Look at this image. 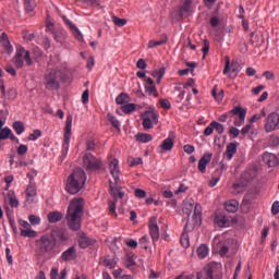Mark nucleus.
<instances>
[{"mask_svg": "<svg viewBox=\"0 0 279 279\" xmlns=\"http://www.w3.org/2000/svg\"><path fill=\"white\" fill-rule=\"evenodd\" d=\"M82 215H84V198L72 199L65 219L68 228L73 232H77L82 228Z\"/></svg>", "mask_w": 279, "mask_h": 279, "instance_id": "obj_1", "label": "nucleus"}, {"mask_svg": "<svg viewBox=\"0 0 279 279\" xmlns=\"http://www.w3.org/2000/svg\"><path fill=\"white\" fill-rule=\"evenodd\" d=\"M86 184V172L82 168H75L66 181V191L70 195H77Z\"/></svg>", "mask_w": 279, "mask_h": 279, "instance_id": "obj_2", "label": "nucleus"}, {"mask_svg": "<svg viewBox=\"0 0 279 279\" xmlns=\"http://www.w3.org/2000/svg\"><path fill=\"white\" fill-rule=\"evenodd\" d=\"M58 241L53 235L46 233L35 241L36 252L39 256L51 255L56 252Z\"/></svg>", "mask_w": 279, "mask_h": 279, "instance_id": "obj_3", "label": "nucleus"}, {"mask_svg": "<svg viewBox=\"0 0 279 279\" xmlns=\"http://www.w3.org/2000/svg\"><path fill=\"white\" fill-rule=\"evenodd\" d=\"M64 72L62 68L57 66L46 72L44 76V86L47 90H58L60 88V81L62 80Z\"/></svg>", "mask_w": 279, "mask_h": 279, "instance_id": "obj_4", "label": "nucleus"}, {"mask_svg": "<svg viewBox=\"0 0 279 279\" xmlns=\"http://www.w3.org/2000/svg\"><path fill=\"white\" fill-rule=\"evenodd\" d=\"M232 117H238L233 121V124L235 125V128H241L245 124V117H247V110L243 109L242 107H235L232 110L221 114L218 118V121H220V123H226V121H228L229 119L232 120Z\"/></svg>", "mask_w": 279, "mask_h": 279, "instance_id": "obj_5", "label": "nucleus"}, {"mask_svg": "<svg viewBox=\"0 0 279 279\" xmlns=\"http://www.w3.org/2000/svg\"><path fill=\"white\" fill-rule=\"evenodd\" d=\"M72 128H73V116H68L65 121V126H64V140H63L62 150H61L63 158H66V156L69 155Z\"/></svg>", "mask_w": 279, "mask_h": 279, "instance_id": "obj_6", "label": "nucleus"}, {"mask_svg": "<svg viewBox=\"0 0 279 279\" xmlns=\"http://www.w3.org/2000/svg\"><path fill=\"white\" fill-rule=\"evenodd\" d=\"M141 118L144 130H151L154 125H158V111H156L154 108L146 110L141 114Z\"/></svg>", "mask_w": 279, "mask_h": 279, "instance_id": "obj_7", "label": "nucleus"}, {"mask_svg": "<svg viewBox=\"0 0 279 279\" xmlns=\"http://www.w3.org/2000/svg\"><path fill=\"white\" fill-rule=\"evenodd\" d=\"M104 162L101 159L95 157V155L90 153H86L83 156V167L86 171L93 172V171H99L101 169Z\"/></svg>", "mask_w": 279, "mask_h": 279, "instance_id": "obj_8", "label": "nucleus"}, {"mask_svg": "<svg viewBox=\"0 0 279 279\" xmlns=\"http://www.w3.org/2000/svg\"><path fill=\"white\" fill-rule=\"evenodd\" d=\"M110 175H112L114 184H119L121 175V167L119 166V159L110 155L108 158Z\"/></svg>", "mask_w": 279, "mask_h": 279, "instance_id": "obj_9", "label": "nucleus"}, {"mask_svg": "<svg viewBox=\"0 0 279 279\" xmlns=\"http://www.w3.org/2000/svg\"><path fill=\"white\" fill-rule=\"evenodd\" d=\"M19 223L21 226L20 228V234L21 236H24L25 239H36L38 236V232L32 229V225L27 222L26 220L20 219Z\"/></svg>", "mask_w": 279, "mask_h": 279, "instance_id": "obj_10", "label": "nucleus"}, {"mask_svg": "<svg viewBox=\"0 0 279 279\" xmlns=\"http://www.w3.org/2000/svg\"><path fill=\"white\" fill-rule=\"evenodd\" d=\"M193 220H189L185 228H198L202 226V205L199 203H196L194 205V214L192 216Z\"/></svg>", "mask_w": 279, "mask_h": 279, "instance_id": "obj_11", "label": "nucleus"}, {"mask_svg": "<svg viewBox=\"0 0 279 279\" xmlns=\"http://www.w3.org/2000/svg\"><path fill=\"white\" fill-rule=\"evenodd\" d=\"M148 228L150 238L153 239V243L154 245H156V243H158V240L160 239V227H158V220L156 216L149 218Z\"/></svg>", "mask_w": 279, "mask_h": 279, "instance_id": "obj_12", "label": "nucleus"}, {"mask_svg": "<svg viewBox=\"0 0 279 279\" xmlns=\"http://www.w3.org/2000/svg\"><path fill=\"white\" fill-rule=\"evenodd\" d=\"M63 23H65L66 27L72 32L74 38L76 40H84V35L82 34V31L69 19L66 15L61 16Z\"/></svg>", "mask_w": 279, "mask_h": 279, "instance_id": "obj_13", "label": "nucleus"}, {"mask_svg": "<svg viewBox=\"0 0 279 279\" xmlns=\"http://www.w3.org/2000/svg\"><path fill=\"white\" fill-rule=\"evenodd\" d=\"M279 124V113L271 112L266 120L265 130L266 132H274L278 128Z\"/></svg>", "mask_w": 279, "mask_h": 279, "instance_id": "obj_14", "label": "nucleus"}, {"mask_svg": "<svg viewBox=\"0 0 279 279\" xmlns=\"http://www.w3.org/2000/svg\"><path fill=\"white\" fill-rule=\"evenodd\" d=\"M214 223L215 226H218V228H230L232 225L230 217L226 216L223 213L215 214Z\"/></svg>", "mask_w": 279, "mask_h": 279, "instance_id": "obj_15", "label": "nucleus"}, {"mask_svg": "<svg viewBox=\"0 0 279 279\" xmlns=\"http://www.w3.org/2000/svg\"><path fill=\"white\" fill-rule=\"evenodd\" d=\"M8 138H10V141H13V143H16V145H19V143H21L19 137H16V135H14V133H12V129L5 126L0 130V141H8Z\"/></svg>", "mask_w": 279, "mask_h": 279, "instance_id": "obj_16", "label": "nucleus"}, {"mask_svg": "<svg viewBox=\"0 0 279 279\" xmlns=\"http://www.w3.org/2000/svg\"><path fill=\"white\" fill-rule=\"evenodd\" d=\"M193 13V0H184L182 5L179 8V16H190Z\"/></svg>", "mask_w": 279, "mask_h": 279, "instance_id": "obj_17", "label": "nucleus"}, {"mask_svg": "<svg viewBox=\"0 0 279 279\" xmlns=\"http://www.w3.org/2000/svg\"><path fill=\"white\" fill-rule=\"evenodd\" d=\"M238 149H239L238 142L229 143L223 154V158H227V160H232V158H234V156L236 155Z\"/></svg>", "mask_w": 279, "mask_h": 279, "instance_id": "obj_18", "label": "nucleus"}, {"mask_svg": "<svg viewBox=\"0 0 279 279\" xmlns=\"http://www.w3.org/2000/svg\"><path fill=\"white\" fill-rule=\"evenodd\" d=\"M210 160H213V153H205L198 160V171L206 173V167H208Z\"/></svg>", "mask_w": 279, "mask_h": 279, "instance_id": "obj_19", "label": "nucleus"}, {"mask_svg": "<svg viewBox=\"0 0 279 279\" xmlns=\"http://www.w3.org/2000/svg\"><path fill=\"white\" fill-rule=\"evenodd\" d=\"M25 54V48L23 46H19L16 48L15 57H14V64L16 69H23V56Z\"/></svg>", "mask_w": 279, "mask_h": 279, "instance_id": "obj_20", "label": "nucleus"}, {"mask_svg": "<svg viewBox=\"0 0 279 279\" xmlns=\"http://www.w3.org/2000/svg\"><path fill=\"white\" fill-rule=\"evenodd\" d=\"M214 250L219 252L221 257L228 256V252H230V248L226 244L221 243L218 238L214 239Z\"/></svg>", "mask_w": 279, "mask_h": 279, "instance_id": "obj_21", "label": "nucleus"}, {"mask_svg": "<svg viewBox=\"0 0 279 279\" xmlns=\"http://www.w3.org/2000/svg\"><path fill=\"white\" fill-rule=\"evenodd\" d=\"M263 160L266 165H268V167H278L279 165L278 157L271 153H265L263 155Z\"/></svg>", "mask_w": 279, "mask_h": 279, "instance_id": "obj_22", "label": "nucleus"}, {"mask_svg": "<svg viewBox=\"0 0 279 279\" xmlns=\"http://www.w3.org/2000/svg\"><path fill=\"white\" fill-rule=\"evenodd\" d=\"M95 239L86 236V233H82L78 239V245L82 247V250H86V247H89V245H95Z\"/></svg>", "mask_w": 279, "mask_h": 279, "instance_id": "obj_23", "label": "nucleus"}, {"mask_svg": "<svg viewBox=\"0 0 279 279\" xmlns=\"http://www.w3.org/2000/svg\"><path fill=\"white\" fill-rule=\"evenodd\" d=\"M213 267L206 266L199 272L196 274V279H215L213 276Z\"/></svg>", "mask_w": 279, "mask_h": 279, "instance_id": "obj_24", "label": "nucleus"}, {"mask_svg": "<svg viewBox=\"0 0 279 279\" xmlns=\"http://www.w3.org/2000/svg\"><path fill=\"white\" fill-rule=\"evenodd\" d=\"M145 90L148 95H153L154 97H158V90L156 89V85L154 84V80L148 77L145 82Z\"/></svg>", "mask_w": 279, "mask_h": 279, "instance_id": "obj_25", "label": "nucleus"}, {"mask_svg": "<svg viewBox=\"0 0 279 279\" xmlns=\"http://www.w3.org/2000/svg\"><path fill=\"white\" fill-rule=\"evenodd\" d=\"M0 43L2 45V47L4 48V50L7 51V53H12L14 51V48H12V44H10V39L8 38V34L2 33L0 36Z\"/></svg>", "mask_w": 279, "mask_h": 279, "instance_id": "obj_26", "label": "nucleus"}, {"mask_svg": "<svg viewBox=\"0 0 279 279\" xmlns=\"http://www.w3.org/2000/svg\"><path fill=\"white\" fill-rule=\"evenodd\" d=\"M37 193H36V185L34 184H28L27 189H26V202H28V204H33L34 202V197H36Z\"/></svg>", "mask_w": 279, "mask_h": 279, "instance_id": "obj_27", "label": "nucleus"}, {"mask_svg": "<svg viewBox=\"0 0 279 279\" xmlns=\"http://www.w3.org/2000/svg\"><path fill=\"white\" fill-rule=\"evenodd\" d=\"M227 213H236L239 210V202L236 199H230L225 203Z\"/></svg>", "mask_w": 279, "mask_h": 279, "instance_id": "obj_28", "label": "nucleus"}, {"mask_svg": "<svg viewBox=\"0 0 279 279\" xmlns=\"http://www.w3.org/2000/svg\"><path fill=\"white\" fill-rule=\"evenodd\" d=\"M174 142L172 137H168L163 140L161 145L159 146L161 148V154H165V151H171L173 149Z\"/></svg>", "mask_w": 279, "mask_h": 279, "instance_id": "obj_29", "label": "nucleus"}, {"mask_svg": "<svg viewBox=\"0 0 279 279\" xmlns=\"http://www.w3.org/2000/svg\"><path fill=\"white\" fill-rule=\"evenodd\" d=\"M75 256H76L75 246L69 247L66 251H64L61 254L62 260H65V262L73 260V258H75Z\"/></svg>", "mask_w": 279, "mask_h": 279, "instance_id": "obj_30", "label": "nucleus"}, {"mask_svg": "<svg viewBox=\"0 0 279 279\" xmlns=\"http://www.w3.org/2000/svg\"><path fill=\"white\" fill-rule=\"evenodd\" d=\"M210 248H208V245L206 244H201L196 250L197 257L201 258V260H204V258L208 256Z\"/></svg>", "mask_w": 279, "mask_h": 279, "instance_id": "obj_31", "label": "nucleus"}, {"mask_svg": "<svg viewBox=\"0 0 279 279\" xmlns=\"http://www.w3.org/2000/svg\"><path fill=\"white\" fill-rule=\"evenodd\" d=\"M7 199L11 206V208H19V198H16V194L14 191H9L7 194Z\"/></svg>", "mask_w": 279, "mask_h": 279, "instance_id": "obj_32", "label": "nucleus"}, {"mask_svg": "<svg viewBox=\"0 0 279 279\" xmlns=\"http://www.w3.org/2000/svg\"><path fill=\"white\" fill-rule=\"evenodd\" d=\"M194 208H195V201H193L192 198L185 201L184 207H183L184 215H186L187 217H191V214L193 213Z\"/></svg>", "mask_w": 279, "mask_h": 279, "instance_id": "obj_33", "label": "nucleus"}, {"mask_svg": "<svg viewBox=\"0 0 279 279\" xmlns=\"http://www.w3.org/2000/svg\"><path fill=\"white\" fill-rule=\"evenodd\" d=\"M109 186H110L111 195L114 198V202H117L119 197V193H121V187H118L119 184H116L114 181L112 182V180H109Z\"/></svg>", "mask_w": 279, "mask_h": 279, "instance_id": "obj_34", "label": "nucleus"}, {"mask_svg": "<svg viewBox=\"0 0 279 279\" xmlns=\"http://www.w3.org/2000/svg\"><path fill=\"white\" fill-rule=\"evenodd\" d=\"M49 223H58V221H62V213L60 211H51L48 214Z\"/></svg>", "mask_w": 279, "mask_h": 279, "instance_id": "obj_35", "label": "nucleus"}, {"mask_svg": "<svg viewBox=\"0 0 279 279\" xmlns=\"http://www.w3.org/2000/svg\"><path fill=\"white\" fill-rule=\"evenodd\" d=\"M169 37L165 35L160 40L148 41V49H154L155 47H160V45H167Z\"/></svg>", "mask_w": 279, "mask_h": 279, "instance_id": "obj_36", "label": "nucleus"}, {"mask_svg": "<svg viewBox=\"0 0 279 279\" xmlns=\"http://www.w3.org/2000/svg\"><path fill=\"white\" fill-rule=\"evenodd\" d=\"M130 101V95L126 93H121L119 96L116 98V104L118 106H125Z\"/></svg>", "mask_w": 279, "mask_h": 279, "instance_id": "obj_37", "label": "nucleus"}, {"mask_svg": "<svg viewBox=\"0 0 279 279\" xmlns=\"http://www.w3.org/2000/svg\"><path fill=\"white\" fill-rule=\"evenodd\" d=\"M211 96L216 101H223V89H219L217 85L211 89Z\"/></svg>", "mask_w": 279, "mask_h": 279, "instance_id": "obj_38", "label": "nucleus"}, {"mask_svg": "<svg viewBox=\"0 0 279 279\" xmlns=\"http://www.w3.org/2000/svg\"><path fill=\"white\" fill-rule=\"evenodd\" d=\"M135 138L138 141V143H149L153 140L151 135L147 133H137Z\"/></svg>", "mask_w": 279, "mask_h": 279, "instance_id": "obj_39", "label": "nucleus"}, {"mask_svg": "<svg viewBox=\"0 0 279 279\" xmlns=\"http://www.w3.org/2000/svg\"><path fill=\"white\" fill-rule=\"evenodd\" d=\"M12 128L15 131V134H17L19 136H21V134L25 132V124H23V122L21 121H15Z\"/></svg>", "mask_w": 279, "mask_h": 279, "instance_id": "obj_40", "label": "nucleus"}, {"mask_svg": "<svg viewBox=\"0 0 279 279\" xmlns=\"http://www.w3.org/2000/svg\"><path fill=\"white\" fill-rule=\"evenodd\" d=\"M25 11L29 14V12H34L36 8V0H24Z\"/></svg>", "mask_w": 279, "mask_h": 279, "instance_id": "obj_41", "label": "nucleus"}, {"mask_svg": "<svg viewBox=\"0 0 279 279\" xmlns=\"http://www.w3.org/2000/svg\"><path fill=\"white\" fill-rule=\"evenodd\" d=\"M111 21L114 25H117V27H124V25H128V20L125 19H120L119 16L117 15H113L111 17Z\"/></svg>", "mask_w": 279, "mask_h": 279, "instance_id": "obj_42", "label": "nucleus"}, {"mask_svg": "<svg viewBox=\"0 0 279 279\" xmlns=\"http://www.w3.org/2000/svg\"><path fill=\"white\" fill-rule=\"evenodd\" d=\"M107 119L111 123V125L116 128V130H119L121 128V122L117 120V117H114V114L108 113Z\"/></svg>", "mask_w": 279, "mask_h": 279, "instance_id": "obj_43", "label": "nucleus"}, {"mask_svg": "<svg viewBox=\"0 0 279 279\" xmlns=\"http://www.w3.org/2000/svg\"><path fill=\"white\" fill-rule=\"evenodd\" d=\"M121 110L124 112V114H132V112L136 110V104H126L121 107Z\"/></svg>", "mask_w": 279, "mask_h": 279, "instance_id": "obj_44", "label": "nucleus"}, {"mask_svg": "<svg viewBox=\"0 0 279 279\" xmlns=\"http://www.w3.org/2000/svg\"><path fill=\"white\" fill-rule=\"evenodd\" d=\"M153 77L157 78V84H160V82H162V77H165V68L154 71Z\"/></svg>", "mask_w": 279, "mask_h": 279, "instance_id": "obj_45", "label": "nucleus"}, {"mask_svg": "<svg viewBox=\"0 0 279 279\" xmlns=\"http://www.w3.org/2000/svg\"><path fill=\"white\" fill-rule=\"evenodd\" d=\"M138 245L142 247V250H147V247H149V235H143L138 240Z\"/></svg>", "mask_w": 279, "mask_h": 279, "instance_id": "obj_46", "label": "nucleus"}, {"mask_svg": "<svg viewBox=\"0 0 279 279\" xmlns=\"http://www.w3.org/2000/svg\"><path fill=\"white\" fill-rule=\"evenodd\" d=\"M128 165L131 167H136L138 165H143V159L141 157H137V158L129 157Z\"/></svg>", "mask_w": 279, "mask_h": 279, "instance_id": "obj_47", "label": "nucleus"}, {"mask_svg": "<svg viewBox=\"0 0 279 279\" xmlns=\"http://www.w3.org/2000/svg\"><path fill=\"white\" fill-rule=\"evenodd\" d=\"M211 125L214 126V130H216L218 134H223V132H226V128L223 126V124L217 121H213Z\"/></svg>", "mask_w": 279, "mask_h": 279, "instance_id": "obj_48", "label": "nucleus"}, {"mask_svg": "<svg viewBox=\"0 0 279 279\" xmlns=\"http://www.w3.org/2000/svg\"><path fill=\"white\" fill-rule=\"evenodd\" d=\"M40 136H43V132L40 130H35L28 135V141H38Z\"/></svg>", "mask_w": 279, "mask_h": 279, "instance_id": "obj_49", "label": "nucleus"}, {"mask_svg": "<svg viewBox=\"0 0 279 279\" xmlns=\"http://www.w3.org/2000/svg\"><path fill=\"white\" fill-rule=\"evenodd\" d=\"M28 221L31 226H40V217L36 215L28 216Z\"/></svg>", "mask_w": 279, "mask_h": 279, "instance_id": "obj_50", "label": "nucleus"}, {"mask_svg": "<svg viewBox=\"0 0 279 279\" xmlns=\"http://www.w3.org/2000/svg\"><path fill=\"white\" fill-rule=\"evenodd\" d=\"M27 151H29V147L25 144H21L17 147V156H25V154H27Z\"/></svg>", "mask_w": 279, "mask_h": 279, "instance_id": "obj_51", "label": "nucleus"}, {"mask_svg": "<svg viewBox=\"0 0 279 279\" xmlns=\"http://www.w3.org/2000/svg\"><path fill=\"white\" fill-rule=\"evenodd\" d=\"M134 195L135 197H137V199H145V197H147V192H145V190L142 189H136Z\"/></svg>", "mask_w": 279, "mask_h": 279, "instance_id": "obj_52", "label": "nucleus"}, {"mask_svg": "<svg viewBox=\"0 0 279 279\" xmlns=\"http://www.w3.org/2000/svg\"><path fill=\"white\" fill-rule=\"evenodd\" d=\"M125 245L128 247H131L132 250H136L138 247V242L134 239H128L124 241Z\"/></svg>", "mask_w": 279, "mask_h": 279, "instance_id": "obj_53", "label": "nucleus"}, {"mask_svg": "<svg viewBox=\"0 0 279 279\" xmlns=\"http://www.w3.org/2000/svg\"><path fill=\"white\" fill-rule=\"evenodd\" d=\"M181 245H182V247H185V248L191 245V243H190V241H189V234L183 233V234L181 235Z\"/></svg>", "mask_w": 279, "mask_h": 279, "instance_id": "obj_54", "label": "nucleus"}, {"mask_svg": "<svg viewBox=\"0 0 279 279\" xmlns=\"http://www.w3.org/2000/svg\"><path fill=\"white\" fill-rule=\"evenodd\" d=\"M248 48H250V46L247 45V43H245V40L240 41V44H239V51L241 53H247Z\"/></svg>", "mask_w": 279, "mask_h": 279, "instance_id": "obj_55", "label": "nucleus"}, {"mask_svg": "<svg viewBox=\"0 0 279 279\" xmlns=\"http://www.w3.org/2000/svg\"><path fill=\"white\" fill-rule=\"evenodd\" d=\"M160 106L163 110H171V102L168 99H161Z\"/></svg>", "mask_w": 279, "mask_h": 279, "instance_id": "obj_56", "label": "nucleus"}, {"mask_svg": "<svg viewBox=\"0 0 279 279\" xmlns=\"http://www.w3.org/2000/svg\"><path fill=\"white\" fill-rule=\"evenodd\" d=\"M7 95H8V99H11L13 101V99H16V95H17L16 88L14 87L10 88Z\"/></svg>", "mask_w": 279, "mask_h": 279, "instance_id": "obj_57", "label": "nucleus"}, {"mask_svg": "<svg viewBox=\"0 0 279 279\" xmlns=\"http://www.w3.org/2000/svg\"><path fill=\"white\" fill-rule=\"evenodd\" d=\"M183 150L185 151V154H195V146L191 145V144H186L183 146Z\"/></svg>", "mask_w": 279, "mask_h": 279, "instance_id": "obj_58", "label": "nucleus"}, {"mask_svg": "<svg viewBox=\"0 0 279 279\" xmlns=\"http://www.w3.org/2000/svg\"><path fill=\"white\" fill-rule=\"evenodd\" d=\"M263 76L266 77V80H268L269 82H272L274 80H276V74H274V72L271 71H265L263 73Z\"/></svg>", "mask_w": 279, "mask_h": 279, "instance_id": "obj_59", "label": "nucleus"}, {"mask_svg": "<svg viewBox=\"0 0 279 279\" xmlns=\"http://www.w3.org/2000/svg\"><path fill=\"white\" fill-rule=\"evenodd\" d=\"M86 149L87 151H95V140H87Z\"/></svg>", "mask_w": 279, "mask_h": 279, "instance_id": "obj_60", "label": "nucleus"}, {"mask_svg": "<svg viewBox=\"0 0 279 279\" xmlns=\"http://www.w3.org/2000/svg\"><path fill=\"white\" fill-rule=\"evenodd\" d=\"M240 133H241V131H239V129H236V126H231L229 130V134L231 136H233V138H238Z\"/></svg>", "mask_w": 279, "mask_h": 279, "instance_id": "obj_61", "label": "nucleus"}, {"mask_svg": "<svg viewBox=\"0 0 279 279\" xmlns=\"http://www.w3.org/2000/svg\"><path fill=\"white\" fill-rule=\"evenodd\" d=\"M4 70L7 71V73H9L10 75H12L13 77H16V70L14 69V66L8 64Z\"/></svg>", "mask_w": 279, "mask_h": 279, "instance_id": "obj_62", "label": "nucleus"}, {"mask_svg": "<svg viewBox=\"0 0 279 279\" xmlns=\"http://www.w3.org/2000/svg\"><path fill=\"white\" fill-rule=\"evenodd\" d=\"M57 239L59 241H69V236L64 233V231H58L57 232Z\"/></svg>", "mask_w": 279, "mask_h": 279, "instance_id": "obj_63", "label": "nucleus"}, {"mask_svg": "<svg viewBox=\"0 0 279 279\" xmlns=\"http://www.w3.org/2000/svg\"><path fill=\"white\" fill-rule=\"evenodd\" d=\"M271 213H272V215L279 214V202L278 201L274 202V204L271 206Z\"/></svg>", "mask_w": 279, "mask_h": 279, "instance_id": "obj_64", "label": "nucleus"}]
</instances>
